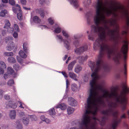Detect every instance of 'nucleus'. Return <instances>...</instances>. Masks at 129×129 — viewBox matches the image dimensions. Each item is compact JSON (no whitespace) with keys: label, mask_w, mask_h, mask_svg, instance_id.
Wrapping results in <instances>:
<instances>
[{"label":"nucleus","mask_w":129,"mask_h":129,"mask_svg":"<svg viewBox=\"0 0 129 129\" xmlns=\"http://www.w3.org/2000/svg\"><path fill=\"white\" fill-rule=\"evenodd\" d=\"M109 23L111 26L116 27L114 29H109L107 26H105L106 29L108 30L107 34L109 37V40L115 41V43L112 45L109 46L105 43H103L100 46V50L99 56H100L101 53H102V59L104 61V51L105 50L106 51L108 58L111 59L117 67L116 77L118 79L120 77L123 71L124 76H126V75L127 66L126 63L129 42L125 37V40L123 41L124 44L121 47V51L119 43L120 40L122 39V38L119 35V25L115 19H112L111 20L109 21Z\"/></svg>","instance_id":"obj_1"},{"label":"nucleus","mask_w":129,"mask_h":129,"mask_svg":"<svg viewBox=\"0 0 129 129\" xmlns=\"http://www.w3.org/2000/svg\"><path fill=\"white\" fill-rule=\"evenodd\" d=\"M96 14L94 17V21L96 25L92 26V28L94 32L98 31L100 33L99 35V38L96 39L93 44V48L96 50L103 43L102 41L105 40L106 36L105 31H103L104 28L102 27L99 26L102 21L105 24L107 23V21L104 15H101L102 11L104 9L103 3V0H98L96 6Z\"/></svg>","instance_id":"obj_2"},{"label":"nucleus","mask_w":129,"mask_h":129,"mask_svg":"<svg viewBox=\"0 0 129 129\" xmlns=\"http://www.w3.org/2000/svg\"><path fill=\"white\" fill-rule=\"evenodd\" d=\"M121 88L122 89L119 94L115 91L109 94L108 91L104 90L101 86L98 85L96 87L97 89L104 93L102 95L103 97L106 98L108 97L109 98L113 97L116 102L121 104V108L123 111L126 108L127 100L126 96L129 94V87L125 83H122L121 85Z\"/></svg>","instance_id":"obj_3"},{"label":"nucleus","mask_w":129,"mask_h":129,"mask_svg":"<svg viewBox=\"0 0 129 129\" xmlns=\"http://www.w3.org/2000/svg\"><path fill=\"white\" fill-rule=\"evenodd\" d=\"M111 9H107L105 13L108 16L111 15L115 18L117 15L116 12L118 11L120 14V18L122 20L124 19L126 26L125 30L121 31L122 35H126L128 33L129 26V12L126 8L123 5H120L118 8L116 7H110Z\"/></svg>","instance_id":"obj_4"},{"label":"nucleus","mask_w":129,"mask_h":129,"mask_svg":"<svg viewBox=\"0 0 129 129\" xmlns=\"http://www.w3.org/2000/svg\"><path fill=\"white\" fill-rule=\"evenodd\" d=\"M102 53H101L100 56H98L96 61V65L94 62L91 61H90L88 64V65L92 71H94V72L92 73L91 75V77L92 78V79L90 82L91 88L88 97L89 98L93 97L94 95L96 93L94 85L96 81L99 78L98 72L100 70L101 66L103 65L104 63V61L102 59Z\"/></svg>","instance_id":"obj_5"},{"label":"nucleus","mask_w":129,"mask_h":129,"mask_svg":"<svg viewBox=\"0 0 129 129\" xmlns=\"http://www.w3.org/2000/svg\"><path fill=\"white\" fill-rule=\"evenodd\" d=\"M108 106L109 108L108 109L102 111V113L107 116L112 115L113 117L117 118L118 115V111H114L113 110V109L115 108L117 106L116 103L111 102L108 104Z\"/></svg>","instance_id":"obj_6"},{"label":"nucleus","mask_w":129,"mask_h":129,"mask_svg":"<svg viewBox=\"0 0 129 129\" xmlns=\"http://www.w3.org/2000/svg\"><path fill=\"white\" fill-rule=\"evenodd\" d=\"M91 109H89L87 108V109L86 112L83 116V119L80 123V126L79 127L80 129H83V126H85L86 127H88V124L90 122L89 117L88 116V114H90L92 112L90 110Z\"/></svg>","instance_id":"obj_7"},{"label":"nucleus","mask_w":129,"mask_h":129,"mask_svg":"<svg viewBox=\"0 0 129 129\" xmlns=\"http://www.w3.org/2000/svg\"><path fill=\"white\" fill-rule=\"evenodd\" d=\"M87 108L89 109H91L92 106H94L95 108L93 114H95L97 113L98 110V107L96 103H95L94 100L92 97L88 98L87 99Z\"/></svg>","instance_id":"obj_8"},{"label":"nucleus","mask_w":129,"mask_h":129,"mask_svg":"<svg viewBox=\"0 0 129 129\" xmlns=\"http://www.w3.org/2000/svg\"><path fill=\"white\" fill-rule=\"evenodd\" d=\"M13 38L12 37H8L7 38L5 41L7 43H8L7 46L6 48L7 50L9 51H11L13 50L15 47L14 43L11 41L13 40Z\"/></svg>","instance_id":"obj_9"},{"label":"nucleus","mask_w":129,"mask_h":129,"mask_svg":"<svg viewBox=\"0 0 129 129\" xmlns=\"http://www.w3.org/2000/svg\"><path fill=\"white\" fill-rule=\"evenodd\" d=\"M110 1V4L109 6V8H106L105 9V11L106 12V10L107 9H111L110 8V7H116L117 8H118L119 6L120 5H123L125 6L126 9L128 11L127 8H128L129 7V0H125V2L126 4V6L124 5L123 4H120L117 7L116 5V4H117V2L115 1V0H109ZM129 12V11H128Z\"/></svg>","instance_id":"obj_10"},{"label":"nucleus","mask_w":129,"mask_h":129,"mask_svg":"<svg viewBox=\"0 0 129 129\" xmlns=\"http://www.w3.org/2000/svg\"><path fill=\"white\" fill-rule=\"evenodd\" d=\"M126 118V116L125 114L124 113L121 116L120 118L118 119H114L113 121L112 124V127L113 129H115L117 126L118 124H119L121 121V119L122 118L125 119Z\"/></svg>","instance_id":"obj_11"},{"label":"nucleus","mask_w":129,"mask_h":129,"mask_svg":"<svg viewBox=\"0 0 129 129\" xmlns=\"http://www.w3.org/2000/svg\"><path fill=\"white\" fill-rule=\"evenodd\" d=\"M88 47L86 45L82 46L79 48H76L75 50V52L77 54L80 55L81 53L86 51L87 50Z\"/></svg>","instance_id":"obj_12"},{"label":"nucleus","mask_w":129,"mask_h":129,"mask_svg":"<svg viewBox=\"0 0 129 129\" xmlns=\"http://www.w3.org/2000/svg\"><path fill=\"white\" fill-rule=\"evenodd\" d=\"M57 37L59 39L61 40V42L63 41L64 46L67 49L69 50L70 48V44L69 43L68 41L66 40H63L61 36L57 35Z\"/></svg>","instance_id":"obj_13"},{"label":"nucleus","mask_w":129,"mask_h":129,"mask_svg":"<svg viewBox=\"0 0 129 129\" xmlns=\"http://www.w3.org/2000/svg\"><path fill=\"white\" fill-rule=\"evenodd\" d=\"M7 72L8 74L12 75L14 77H16L17 74L14 72V70L12 68L10 67H8L7 68Z\"/></svg>","instance_id":"obj_14"},{"label":"nucleus","mask_w":129,"mask_h":129,"mask_svg":"<svg viewBox=\"0 0 129 129\" xmlns=\"http://www.w3.org/2000/svg\"><path fill=\"white\" fill-rule=\"evenodd\" d=\"M69 104L72 106H75L77 105V102L73 98L69 97L68 98Z\"/></svg>","instance_id":"obj_15"},{"label":"nucleus","mask_w":129,"mask_h":129,"mask_svg":"<svg viewBox=\"0 0 129 129\" xmlns=\"http://www.w3.org/2000/svg\"><path fill=\"white\" fill-rule=\"evenodd\" d=\"M5 24L4 26V28L7 29L9 28L11 29V31H9V32L12 33L13 32L14 30V29L10 28L11 24L9 21L7 20H5ZM8 31L9 32V31L8 30Z\"/></svg>","instance_id":"obj_16"},{"label":"nucleus","mask_w":129,"mask_h":129,"mask_svg":"<svg viewBox=\"0 0 129 129\" xmlns=\"http://www.w3.org/2000/svg\"><path fill=\"white\" fill-rule=\"evenodd\" d=\"M17 103H14L13 102L9 101L8 104L7 105L6 108H12L13 109L16 108L17 107Z\"/></svg>","instance_id":"obj_17"},{"label":"nucleus","mask_w":129,"mask_h":129,"mask_svg":"<svg viewBox=\"0 0 129 129\" xmlns=\"http://www.w3.org/2000/svg\"><path fill=\"white\" fill-rule=\"evenodd\" d=\"M88 56L85 55L84 57L80 56L77 57V59L79 60V62L80 64H82L84 61L87 60Z\"/></svg>","instance_id":"obj_18"},{"label":"nucleus","mask_w":129,"mask_h":129,"mask_svg":"<svg viewBox=\"0 0 129 129\" xmlns=\"http://www.w3.org/2000/svg\"><path fill=\"white\" fill-rule=\"evenodd\" d=\"M16 112L15 110H11L10 114L9 116L11 119H15L16 116Z\"/></svg>","instance_id":"obj_19"},{"label":"nucleus","mask_w":129,"mask_h":129,"mask_svg":"<svg viewBox=\"0 0 129 129\" xmlns=\"http://www.w3.org/2000/svg\"><path fill=\"white\" fill-rule=\"evenodd\" d=\"M12 9L13 12L15 13H17L18 11L19 12L21 11L20 6L18 4L16 5L15 7H13Z\"/></svg>","instance_id":"obj_20"},{"label":"nucleus","mask_w":129,"mask_h":129,"mask_svg":"<svg viewBox=\"0 0 129 129\" xmlns=\"http://www.w3.org/2000/svg\"><path fill=\"white\" fill-rule=\"evenodd\" d=\"M76 62V60H75L72 61L69 64L68 68V69L69 71H71L72 70Z\"/></svg>","instance_id":"obj_21"},{"label":"nucleus","mask_w":129,"mask_h":129,"mask_svg":"<svg viewBox=\"0 0 129 129\" xmlns=\"http://www.w3.org/2000/svg\"><path fill=\"white\" fill-rule=\"evenodd\" d=\"M71 4H73L75 7L77 8L79 6L78 0H69Z\"/></svg>","instance_id":"obj_22"},{"label":"nucleus","mask_w":129,"mask_h":129,"mask_svg":"<svg viewBox=\"0 0 129 129\" xmlns=\"http://www.w3.org/2000/svg\"><path fill=\"white\" fill-rule=\"evenodd\" d=\"M69 77L76 81H77V79L76 78L77 77V75L73 72H70L69 73Z\"/></svg>","instance_id":"obj_23"},{"label":"nucleus","mask_w":129,"mask_h":129,"mask_svg":"<svg viewBox=\"0 0 129 129\" xmlns=\"http://www.w3.org/2000/svg\"><path fill=\"white\" fill-rule=\"evenodd\" d=\"M56 108H60L62 110H64L66 108V104L64 103H62L57 105Z\"/></svg>","instance_id":"obj_24"},{"label":"nucleus","mask_w":129,"mask_h":129,"mask_svg":"<svg viewBox=\"0 0 129 129\" xmlns=\"http://www.w3.org/2000/svg\"><path fill=\"white\" fill-rule=\"evenodd\" d=\"M23 50L27 54L28 53V47L27 43H24L23 44Z\"/></svg>","instance_id":"obj_25"},{"label":"nucleus","mask_w":129,"mask_h":129,"mask_svg":"<svg viewBox=\"0 0 129 129\" xmlns=\"http://www.w3.org/2000/svg\"><path fill=\"white\" fill-rule=\"evenodd\" d=\"M29 118L26 116H24L23 118L22 121L24 124L26 125L28 124L29 123Z\"/></svg>","instance_id":"obj_26"},{"label":"nucleus","mask_w":129,"mask_h":129,"mask_svg":"<svg viewBox=\"0 0 129 129\" xmlns=\"http://www.w3.org/2000/svg\"><path fill=\"white\" fill-rule=\"evenodd\" d=\"M38 12L41 16L42 18H44L45 16V13L43 10L42 9L40 8L38 10Z\"/></svg>","instance_id":"obj_27"},{"label":"nucleus","mask_w":129,"mask_h":129,"mask_svg":"<svg viewBox=\"0 0 129 129\" xmlns=\"http://www.w3.org/2000/svg\"><path fill=\"white\" fill-rule=\"evenodd\" d=\"M33 21L34 22L36 23H39L41 21L40 18L37 16H35L34 17Z\"/></svg>","instance_id":"obj_28"},{"label":"nucleus","mask_w":129,"mask_h":129,"mask_svg":"<svg viewBox=\"0 0 129 129\" xmlns=\"http://www.w3.org/2000/svg\"><path fill=\"white\" fill-rule=\"evenodd\" d=\"M82 69V67L79 65H77L75 68V72L76 73H78Z\"/></svg>","instance_id":"obj_29"},{"label":"nucleus","mask_w":129,"mask_h":129,"mask_svg":"<svg viewBox=\"0 0 129 129\" xmlns=\"http://www.w3.org/2000/svg\"><path fill=\"white\" fill-rule=\"evenodd\" d=\"M19 54L20 56L22 58H25L27 57V55L22 50L20 51Z\"/></svg>","instance_id":"obj_30"},{"label":"nucleus","mask_w":129,"mask_h":129,"mask_svg":"<svg viewBox=\"0 0 129 129\" xmlns=\"http://www.w3.org/2000/svg\"><path fill=\"white\" fill-rule=\"evenodd\" d=\"M103 67L106 72H109L111 70V68L107 65H103Z\"/></svg>","instance_id":"obj_31"},{"label":"nucleus","mask_w":129,"mask_h":129,"mask_svg":"<svg viewBox=\"0 0 129 129\" xmlns=\"http://www.w3.org/2000/svg\"><path fill=\"white\" fill-rule=\"evenodd\" d=\"M68 113V114H70L72 113L74 111V108L71 107H69L67 109Z\"/></svg>","instance_id":"obj_32"},{"label":"nucleus","mask_w":129,"mask_h":129,"mask_svg":"<svg viewBox=\"0 0 129 129\" xmlns=\"http://www.w3.org/2000/svg\"><path fill=\"white\" fill-rule=\"evenodd\" d=\"M8 61L9 62L12 63H14L16 62L15 59L13 57H9L8 59Z\"/></svg>","instance_id":"obj_33"},{"label":"nucleus","mask_w":129,"mask_h":129,"mask_svg":"<svg viewBox=\"0 0 129 129\" xmlns=\"http://www.w3.org/2000/svg\"><path fill=\"white\" fill-rule=\"evenodd\" d=\"M96 93L94 95V96L93 97H92V99H93L94 100V101L95 102L96 101L97 102L100 103L101 102V101L102 100V97L101 96H100L98 98H96V99L95 100L94 99V95H96Z\"/></svg>","instance_id":"obj_34"},{"label":"nucleus","mask_w":129,"mask_h":129,"mask_svg":"<svg viewBox=\"0 0 129 129\" xmlns=\"http://www.w3.org/2000/svg\"><path fill=\"white\" fill-rule=\"evenodd\" d=\"M7 13V11L5 10H2L0 12V16L2 17H4Z\"/></svg>","instance_id":"obj_35"},{"label":"nucleus","mask_w":129,"mask_h":129,"mask_svg":"<svg viewBox=\"0 0 129 129\" xmlns=\"http://www.w3.org/2000/svg\"><path fill=\"white\" fill-rule=\"evenodd\" d=\"M21 11H19V13H17V17L18 19L20 20H21L22 19V14Z\"/></svg>","instance_id":"obj_36"},{"label":"nucleus","mask_w":129,"mask_h":129,"mask_svg":"<svg viewBox=\"0 0 129 129\" xmlns=\"http://www.w3.org/2000/svg\"><path fill=\"white\" fill-rule=\"evenodd\" d=\"M49 113L50 115H54L55 114V112L54 108H53L49 111Z\"/></svg>","instance_id":"obj_37"},{"label":"nucleus","mask_w":129,"mask_h":129,"mask_svg":"<svg viewBox=\"0 0 129 129\" xmlns=\"http://www.w3.org/2000/svg\"><path fill=\"white\" fill-rule=\"evenodd\" d=\"M13 68L16 71H17L20 69V67L19 65L18 64H14Z\"/></svg>","instance_id":"obj_38"},{"label":"nucleus","mask_w":129,"mask_h":129,"mask_svg":"<svg viewBox=\"0 0 129 129\" xmlns=\"http://www.w3.org/2000/svg\"><path fill=\"white\" fill-rule=\"evenodd\" d=\"M1 68L6 69V65L4 62L3 61L0 62V68Z\"/></svg>","instance_id":"obj_39"},{"label":"nucleus","mask_w":129,"mask_h":129,"mask_svg":"<svg viewBox=\"0 0 129 129\" xmlns=\"http://www.w3.org/2000/svg\"><path fill=\"white\" fill-rule=\"evenodd\" d=\"M7 84L8 85L11 86L14 84V81L13 79L9 80Z\"/></svg>","instance_id":"obj_40"},{"label":"nucleus","mask_w":129,"mask_h":129,"mask_svg":"<svg viewBox=\"0 0 129 129\" xmlns=\"http://www.w3.org/2000/svg\"><path fill=\"white\" fill-rule=\"evenodd\" d=\"M72 89L73 91H75L77 88V85L75 83L73 84L71 86Z\"/></svg>","instance_id":"obj_41"},{"label":"nucleus","mask_w":129,"mask_h":129,"mask_svg":"<svg viewBox=\"0 0 129 129\" xmlns=\"http://www.w3.org/2000/svg\"><path fill=\"white\" fill-rule=\"evenodd\" d=\"M61 31V28L59 27L56 28L54 30L55 32L56 33H60Z\"/></svg>","instance_id":"obj_42"},{"label":"nucleus","mask_w":129,"mask_h":129,"mask_svg":"<svg viewBox=\"0 0 129 129\" xmlns=\"http://www.w3.org/2000/svg\"><path fill=\"white\" fill-rule=\"evenodd\" d=\"M5 55L7 56H12L13 55V53L12 52H5L4 53Z\"/></svg>","instance_id":"obj_43"},{"label":"nucleus","mask_w":129,"mask_h":129,"mask_svg":"<svg viewBox=\"0 0 129 129\" xmlns=\"http://www.w3.org/2000/svg\"><path fill=\"white\" fill-rule=\"evenodd\" d=\"M14 26L15 30L17 32H19L20 30L18 25L16 24H14Z\"/></svg>","instance_id":"obj_44"},{"label":"nucleus","mask_w":129,"mask_h":129,"mask_svg":"<svg viewBox=\"0 0 129 129\" xmlns=\"http://www.w3.org/2000/svg\"><path fill=\"white\" fill-rule=\"evenodd\" d=\"M62 33L63 35L65 37L67 38H68L69 37V36L66 31L63 30L62 31Z\"/></svg>","instance_id":"obj_45"},{"label":"nucleus","mask_w":129,"mask_h":129,"mask_svg":"<svg viewBox=\"0 0 129 129\" xmlns=\"http://www.w3.org/2000/svg\"><path fill=\"white\" fill-rule=\"evenodd\" d=\"M17 59L18 61L20 63L22 64L23 63V60L22 59L18 56L17 57Z\"/></svg>","instance_id":"obj_46"},{"label":"nucleus","mask_w":129,"mask_h":129,"mask_svg":"<svg viewBox=\"0 0 129 129\" xmlns=\"http://www.w3.org/2000/svg\"><path fill=\"white\" fill-rule=\"evenodd\" d=\"M48 21L49 23L51 25H53L54 23V21L51 18H49L48 19Z\"/></svg>","instance_id":"obj_47"},{"label":"nucleus","mask_w":129,"mask_h":129,"mask_svg":"<svg viewBox=\"0 0 129 129\" xmlns=\"http://www.w3.org/2000/svg\"><path fill=\"white\" fill-rule=\"evenodd\" d=\"M107 118L106 116H104L102 117V120H101L102 122H103L104 124L105 123L106 120H107Z\"/></svg>","instance_id":"obj_48"},{"label":"nucleus","mask_w":129,"mask_h":129,"mask_svg":"<svg viewBox=\"0 0 129 129\" xmlns=\"http://www.w3.org/2000/svg\"><path fill=\"white\" fill-rule=\"evenodd\" d=\"M31 120L32 121H36L37 120V117L35 115H33L31 116Z\"/></svg>","instance_id":"obj_49"},{"label":"nucleus","mask_w":129,"mask_h":129,"mask_svg":"<svg viewBox=\"0 0 129 129\" xmlns=\"http://www.w3.org/2000/svg\"><path fill=\"white\" fill-rule=\"evenodd\" d=\"M17 129H22V125L20 123H18L17 124L16 127Z\"/></svg>","instance_id":"obj_50"},{"label":"nucleus","mask_w":129,"mask_h":129,"mask_svg":"<svg viewBox=\"0 0 129 129\" xmlns=\"http://www.w3.org/2000/svg\"><path fill=\"white\" fill-rule=\"evenodd\" d=\"M9 3L12 6H14L15 4V2L14 0H9Z\"/></svg>","instance_id":"obj_51"},{"label":"nucleus","mask_w":129,"mask_h":129,"mask_svg":"<svg viewBox=\"0 0 129 129\" xmlns=\"http://www.w3.org/2000/svg\"><path fill=\"white\" fill-rule=\"evenodd\" d=\"M74 44L76 47H77L79 45V42L77 40L75 41L74 42Z\"/></svg>","instance_id":"obj_52"},{"label":"nucleus","mask_w":129,"mask_h":129,"mask_svg":"<svg viewBox=\"0 0 129 129\" xmlns=\"http://www.w3.org/2000/svg\"><path fill=\"white\" fill-rule=\"evenodd\" d=\"M91 0H87V3L86 2H84V3L86 6L89 5L91 3Z\"/></svg>","instance_id":"obj_53"},{"label":"nucleus","mask_w":129,"mask_h":129,"mask_svg":"<svg viewBox=\"0 0 129 129\" xmlns=\"http://www.w3.org/2000/svg\"><path fill=\"white\" fill-rule=\"evenodd\" d=\"M3 90L1 89H0V99H1L3 98Z\"/></svg>","instance_id":"obj_54"},{"label":"nucleus","mask_w":129,"mask_h":129,"mask_svg":"<svg viewBox=\"0 0 129 129\" xmlns=\"http://www.w3.org/2000/svg\"><path fill=\"white\" fill-rule=\"evenodd\" d=\"M4 98L6 100H9L10 99V95L8 94H5L4 95Z\"/></svg>","instance_id":"obj_55"},{"label":"nucleus","mask_w":129,"mask_h":129,"mask_svg":"<svg viewBox=\"0 0 129 129\" xmlns=\"http://www.w3.org/2000/svg\"><path fill=\"white\" fill-rule=\"evenodd\" d=\"M6 69L5 68H0V74H3L4 73V70Z\"/></svg>","instance_id":"obj_56"},{"label":"nucleus","mask_w":129,"mask_h":129,"mask_svg":"<svg viewBox=\"0 0 129 129\" xmlns=\"http://www.w3.org/2000/svg\"><path fill=\"white\" fill-rule=\"evenodd\" d=\"M88 13H87L86 14V16L87 17V22H88V23H89L90 21V16H88Z\"/></svg>","instance_id":"obj_57"},{"label":"nucleus","mask_w":129,"mask_h":129,"mask_svg":"<svg viewBox=\"0 0 129 129\" xmlns=\"http://www.w3.org/2000/svg\"><path fill=\"white\" fill-rule=\"evenodd\" d=\"M61 73L64 76L65 78H67L68 77V76L67 75L66 72L62 71L61 72Z\"/></svg>","instance_id":"obj_58"},{"label":"nucleus","mask_w":129,"mask_h":129,"mask_svg":"<svg viewBox=\"0 0 129 129\" xmlns=\"http://www.w3.org/2000/svg\"><path fill=\"white\" fill-rule=\"evenodd\" d=\"M89 129H96L95 124H93L91 125Z\"/></svg>","instance_id":"obj_59"},{"label":"nucleus","mask_w":129,"mask_h":129,"mask_svg":"<svg viewBox=\"0 0 129 129\" xmlns=\"http://www.w3.org/2000/svg\"><path fill=\"white\" fill-rule=\"evenodd\" d=\"M21 4L22 5H25L26 4V0H20Z\"/></svg>","instance_id":"obj_60"},{"label":"nucleus","mask_w":129,"mask_h":129,"mask_svg":"<svg viewBox=\"0 0 129 129\" xmlns=\"http://www.w3.org/2000/svg\"><path fill=\"white\" fill-rule=\"evenodd\" d=\"M40 119L42 121H44L46 118H45V116L43 115L41 116Z\"/></svg>","instance_id":"obj_61"},{"label":"nucleus","mask_w":129,"mask_h":129,"mask_svg":"<svg viewBox=\"0 0 129 129\" xmlns=\"http://www.w3.org/2000/svg\"><path fill=\"white\" fill-rule=\"evenodd\" d=\"M13 36L15 38H17L18 37V33L15 32H14L13 34Z\"/></svg>","instance_id":"obj_62"},{"label":"nucleus","mask_w":129,"mask_h":129,"mask_svg":"<svg viewBox=\"0 0 129 129\" xmlns=\"http://www.w3.org/2000/svg\"><path fill=\"white\" fill-rule=\"evenodd\" d=\"M88 39L91 40H94V38L91 36V35L90 34L88 36Z\"/></svg>","instance_id":"obj_63"},{"label":"nucleus","mask_w":129,"mask_h":129,"mask_svg":"<svg viewBox=\"0 0 129 129\" xmlns=\"http://www.w3.org/2000/svg\"><path fill=\"white\" fill-rule=\"evenodd\" d=\"M47 123H49L50 122V121L48 119L46 118L44 121Z\"/></svg>","instance_id":"obj_64"}]
</instances>
